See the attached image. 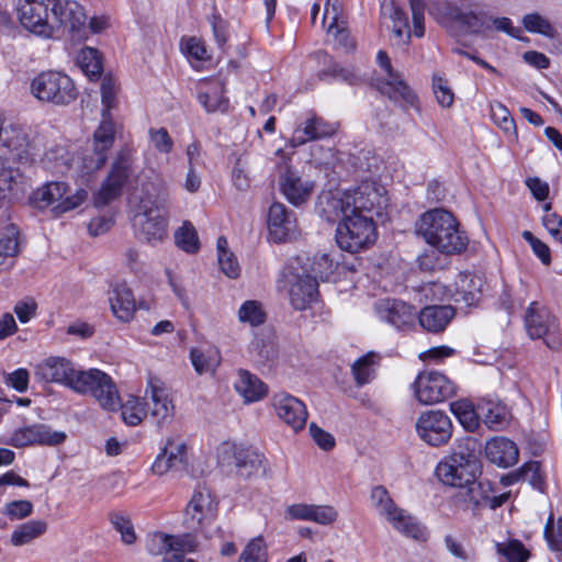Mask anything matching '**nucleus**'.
<instances>
[{
	"label": "nucleus",
	"instance_id": "1",
	"mask_svg": "<svg viewBox=\"0 0 562 562\" xmlns=\"http://www.w3.org/2000/svg\"><path fill=\"white\" fill-rule=\"evenodd\" d=\"M383 191L382 187L363 182L353 190L324 192L318 198L319 213L328 222H336L346 212L353 215L375 212L380 215L387 205Z\"/></svg>",
	"mask_w": 562,
	"mask_h": 562
},
{
	"label": "nucleus",
	"instance_id": "2",
	"mask_svg": "<svg viewBox=\"0 0 562 562\" xmlns=\"http://www.w3.org/2000/svg\"><path fill=\"white\" fill-rule=\"evenodd\" d=\"M416 233L440 254L458 255L464 251L469 238L453 214L443 209L423 213L415 225Z\"/></svg>",
	"mask_w": 562,
	"mask_h": 562
},
{
	"label": "nucleus",
	"instance_id": "3",
	"mask_svg": "<svg viewBox=\"0 0 562 562\" xmlns=\"http://www.w3.org/2000/svg\"><path fill=\"white\" fill-rule=\"evenodd\" d=\"M116 90L114 79L105 76L101 83L102 120L94 131L91 151L81 157V168L87 173L93 172L105 165L108 151L113 146L115 131L110 110L115 106Z\"/></svg>",
	"mask_w": 562,
	"mask_h": 562
},
{
	"label": "nucleus",
	"instance_id": "4",
	"mask_svg": "<svg viewBox=\"0 0 562 562\" xmlns=\"http://www.w3.org/2000/svg\"><path fill=\"white\" fill-rule=\"evenodd\" d=\"M480 473L476 443L469 437L460 441L452 453L439 462L436 469V474L443 484L459 488L473 481Z\"/></svg>",
	"mask_w": 562,
	"mask_h": 562
},
{
	"label": "nucleus",
	"instance_id": "5",
	"mask_svg": "<svg viewBox=\"0 0 562 562\" xmlns=\"http://www.w3.org/2000/svg\"><path fill=\"white\" fill-rule=\"evenodd\" d=\"M168 194L161 189L153 200L150 195L140 199L134 217V228L139 239L155 243L167 234Z\"/></svg>",
	"mask_w": 562,
	"mask_h": 562
},
{
	"label": "nucleus",
	"instance_id": "6",
	"mask_svg": "<svg viewBox=\"0 0 562 562\" xmlns=\"http://www.w3.org/2000/svg\"><path fill=\"white\" fill-rule=\"evenodd\" d=\"M336 222V241L340 249L356 254L369 248L376 240V227L366 214L345 213Z\"/></svg>",
	"mask_w": 562,
	"mask_h": 562
},
{
	"label": "nucleus",
	"instance_id": "7",
	"mask_svg": "<svg viewBox=\"0 0 562 562\" xmlns=\"http://www.w3.org/2000/svg\"><path fill=\"white\" fill-rule=\"evenodd\" d=\"M75 393L91 395L105 411L122 407V401L113 379L99 369L81 370L76 379Z\"/></svg>",
	"mask_w": 562,
	"mask_h": 562
},
{
	"label": "nucleus",
	"instance_id": "8",
	"mask_svg": "<svg viewBox=\"0 0 562 562\" xmlns=\"http://www.w3.org/2000/svg\"><path fill=\"white\" fill-rule=\"evenodd\" d=\"M31 92L37 100L55 105H68L78 95L72 79L55 70L38 74L31 82Z\"/></svg>",
	"mask_w": 562,
	"mask_h": 562
},
{
	"label": "nucleus",
	"instance_id": "9",
	"mask_svg": "<svg viewBox=\"0 0 562 562\" xmlns=\"http://www.w3.org/2000/svg\"><path fill=\"white\" fill-rule=\"evenodd\" d=\"M370 501L378 514L384 517L394 529L415 539L422 536L423 529L419 524L395 504L383 485H376L371 490Z\"/></svg>",
	"mask_w": 562,
	"mask_h": 562
},
{
	"label": "nucleus",
	"instance_id": "10",
	"mask_svg": "<svg viewBox=\"0 0 562 562\" xmlns=\"http://www.w3.org/2000/svg\"><path fill=\"white\" fill-rule=\"evenodd\" d=\"M524 324L531 339H543L547 347L552 350L561 347L558 321L544 305L531 302L526 310Z\"/></svg>",
	"mask_w": 562,
	"mask_h": 562
},
{
	"label": "nucleus",
	"instance_id": "11",
	"mask_svg": "<svg viewBox=\"0 0 562 562\" xmlns=\"http://www.w3.org/2000/svg\"><path fill=\"white\" fill-rule=\"evenodd\" d=\"M53 5H56L55 0H24L19 9L21 24L37 36L52 37L54 24L58 23Z\"/></svg>",
	"mask_w": 562,
	"mask_h": 562
},
{
	"label": "nucleus",
	"instance_id": "12",
	"mask_svg": "<svg viewBox=\"0 0 562 562\" xmlns=\"http://www.w3.org/2000/svg\"><path fill=\"white\" fill-rule=\"evenodd\" d=\"M35 156L34 146L23 128L13 125L4 127L0 138V161L30 167Z\"/></svg>",
	"mask_w": 562,
	"mask_h": 562
},
{
	"label": "nucleus",
	"instance_id": "13",
	"mask_svg": "<svg viewBox=\"0 0 562 562\" xmlns=\"http://www.w3.org/2000/svg\"><path fill=\"white\" fill-rule=\"evenodd\" d=\"M282 276L289 288L290 303L295 310L304 311L317 301L318 282L305 269L289 266Z\"/></svg>",
	"mask_w": 562,
	"mask_h": 562
},
{
	"label": "nucleus",
	"instance_id": "14",
	"mask_svg": "<svg viewBox=\"0 0 562 562\" xmlns=\"http://www.w3.org/2000/svg\"><path fill=\"white\" fill-rule=\"evenodd\" d=\"M132 173L133 156L132 153L125 148L117 153L108 177L94 198L95 205H105L119 198Z\"/></svg>",
	"mask_w": 562,
	"mask_h": 562
},
{
	"label": "nucleus",
	"instance_id": "15",
	"mask_svg": "<svg viewBox=\"0 0 562 562\" xmlns=\"http://www.w3.org/2000/svg\"><path fill=\"white\" fill-rule=\"evenodd\" d=\"M413 389L417 401L423 405L438 404L456 394L454 383L437 371L420 372Z\"/></svg>",
	"mask_w": 562,
	"mask_h": 562
},
{
	"label": "nucleus",
	"instance_id": "16",
	"mask_svg": "<svg viewBox=\"0 0 562 562\" xmlns=\"http://www.w3.org/2000/svg\"><path fill=\"white\" fill-rule=\"evenodd\" d=\"M88 196L83 189H77L75 193H69V188L65 182L53 181L44 184L34 193L36 202L42 206L55 204L54 211L61 214L78 207Z\"/></svg>",
	"mask_w": 562,
	"mask_h": 562
},
{
	"label": "nucleus",
	"instance_id": "17",
	"mask_svg": "<svg viewBox=\"0 0 562 562\" xmlns=\"http://www.w3.org/2000/svg\"><path fill=\"white\" fill-rule=\"evenodd\" d=\"M446 15L465 34L487 37L491 31V15L476 5L448 4Z\"/></svg>",
	"mask_w": 562,
	"mask_h": 562
},
{
	"label": "nucleus",
	"instance_id": "18",
	"mask_svg": "<svg viewBox=\"0 0 562 562\" xmlns=\"http://www.w3.org/2000/svg\"><path fill=\"white\" fill-rule=\"evenodd\" d=\"M217 514V503L210 490L198 487L186 507L184 524L192 531H203Z\"/></svg>",
	"mask_w": 562,
	"mask_h": 562
},
{
	"label": "nucleus",
	"instance_id": "19",
	"mask_svg": "<svg viewBox=\"0 0 562 562\" xmlns=\"http://www.w3.org/2000/svg\"><path fill=\"white\" fill-rule=\"evenodd\" d=\"M418 437L429 446L439 447L449 441L452 436V423L441 411H426L420 414L415 424Z\"/></svg>",
	"mask_w": 562,
	"mask_h": 562
},
{
	"label": "nucleus",
	"instance_id": "20",
	"mask_svg": "<svg viewBox=\"0 0 562 562\" xmlns=\"http://www.w3.org/2000/svg\"><path fill=\"white\" fill-rule=\"evenodd\" d=\"M146 405L158 426L172 422L175 405L167 384L158 376L149 375L145 391Z\"/></svg>",
	"mask_w": 562,
	"mask_h": 562
},
{
	"label": "nucleus",
	"instance_id": "21",
	"mask_svg": "<svg viewBox=\"0 0 562 562\" xmlns=\"http://www.w3.org/2000/svg\"><path fill=\"white\" fill-rule=\"evenodd\" d=\"M81 370L67 358L48 357L35 367L34 375L45 383H56L75 391L76 379Z\"/></svg>",
	"mask_w": 562,
	"mask_h": 562
},
{
	"label": "nucleus",
	"instance_id": "22",
	"mask_svg": "<svg viewBox=\"0 0 562 562\" xmlns=\"http://www.w3.org/2000/svg\"><path fill=\"white\" fill-rule=\"evenodd\" d=\"M376 60L387 74L386 81L380 87L381 92L396 102H402L404 106L415 108L417 103L416 94L405 83L402 76L393 70L387 54L384 50H379Z\"/></svg>",
	"mask_w": 562,
	"mask_h": 562
},
{
	"label": "nucleus",
	"instance_id": "23",
	"mask_svg": "<svg viewBox=\"0 0 562 562\" xmlns=\"http://www.w3.org/2000/svg\"><path fill=\"white\" fill-rule=\"evenodd\" d=\"M374 311L380 319L397 329L414 325L417 312L414 306L397 299H381L374 303Z\"/></svg>",
	"mask_w": 562,
	"mask_h": 562
},
{
	"label": "nucleus",
	"instance_id": "24",
	"mask_svg": "<svg viewBox=\"0 0 562 562\" xmlns=\"http://www.w3.org/2000/svg\"><path fill=\"white\" fill-rule=\"evenodd\" d=\"M337 131L338 124L311 114L295 127L290 144L292 147H297L308 142L331 137Z\"/></svg>",
	"mask_w": 562,
	"mask_h": 562
},
{
	"label": "nucleus",
	"instance_id": "25",
	"mask_svg": "<svg viewBox=\"0 0 562 562\" xmlns=\"http://www.w3.org/2000/svg\"><path fill=\"white\" fill-rule=\"evenodd\" d=\"M279 186L285 199L295 206L305 203L314 189L312 181L302 179V177L288 165L280 167Z\"/></svg>",
	"mask_w": 562,
	"mask_h": 562
},
{
	"label": "nucleus",
	"instance_id": "26",
	"mask_svg": "<svg viewBox=\"0 0 562 562\" xmlns=\"http://www.w3.org/2000/svg\"><path fill=\"white\" fill-rule=\"evenodd\" d=\"M272 405L280 419L292 427L294 431L304 428L307 419L305 404L289 393H277L272 397Z\"/></svg>",
	"mask_w": 562,
	"mask_h": 562
},
{
	"label": "nucleus",
	"instance_id": "27",
	"mask_svg": "<svg viewBox=\"0 0 562 562\" xmlns=\"http://www.w3.org/2000/svg\"><path fill=\"white\" fill-rule=\"evenodd\" d=\"M268 227L274 241L281 243L292 239L297 234L296 217L288 211L284 204L274 202L269 207Z\"/></svg>",
	"mask_w": 562,
	"mask_h": 562
},
{
	"label": "nucleus",
	"instance_id": "28",
	"mask_svg": "<svg viewBox=\"0 0 562 562\" xmlns=\"http://www.w3.org/2000/svg\"><path fill=\"white\" fill-rule=\"evenodd\" d=\"M65 434L50 432L45 425H32L15 429L4 443L15 448L32 445H58L64 441Z\"/></svg>",
	"mask_w": 562,
	"mask_h": 562
},
{
	"label": "nucleus",
	"instance_id": "29",
	"mask_svg": "<svg viewBox=\"0 0 562 562\" xmlns=\"http://www.w3.org/2000/svg\"><path fill=\"white\" fill-rule=\"evenodd\" d=\"M187 462V446L167 438L161 452L156 457L151 470L155 474L164 475L170 470H182Z\"/></svg>",
	"mask_w": 562,
	"mask_h": 562
},
{
	"label": "nucleus",
	"instance_id": "30",
	"mask_svg": "<svg viewBox=\"0 0 562 562\" xmlns=\"http://www.w3.org/2000/svg\"><path fill=\"white\" fill-rule=\"evenodd\" d=\"M56 5L52 7L53 14L58 20L57 24H54V33L61 26H69L72 33L80 32L86 25L87 15L82 5L74 0H55Z\"/></svg>",
	"mask_w": 562,
	"mask_h": 562
},
{
	"label": "nucleus",
	"instance_id": "31",
	"mask_svg": "<svg viewBox=\"0 0 562 562\" xmlns=\"http://www.w3.org/2000/svg\"><path fill=\"white\" fill-rule=\"evenodd\" d=\"M486 458L499 468H509L517 463L519 450L517 445L505 437H494L485 445Z\"/></svg>",
	"mask_w": 562,
	"mask_h": 562
},
{
	"label": "nucleus",
	"instance_id": "32",
	"mask_svg": "<svg viewBox=\"0 0 562 562\" xmlns=\"http://www.w3.org/2000/svg\"><path fill=\"white\" fill-rule=\"evenodd\" d=\"M14 162L0 161V200L13 199L24 191L25 177Z\"/></svg>",
	"mask_w": 562,
	"mask_h": 562
},
{
	"label": "nucleus",
	"instance_id": "33",
	"mask_svg": "<svg viewBox=\"0 0 562 562\" xmlns=\"http://www.w3.org/2000/svg\"><path fill=\"white\" fill-rule=\"evenodd\" d=\"M454 316L450 305H431L424 307L418 314L420 326L430 333L442 331Z\"/></svg>",
	"mask_w": 562,
	"mask_h": 562
},
{
	"label": "nucleus",
	"instance_id": "34",
	"mask_svg": "<svg viewBox=\"0 0 562 562\" xmlns=\"http://www.w3.org/2000/svg\"><path fill=\"white\" fill-rule=\"evenodd\" d=\"M110 306L114 316L122 322H130L135 313V299L126 284H116L110 296Z\"/></svg>",
	"mask_w": 562,
	"mask_h": 562
},
{
	"label": "nucleus",
	"instance_id": "35",
	"mask_svg": "<svg viewBox=\"0 0 562 562\" xmlns=\"http://www.w3.org/2000/svg\"><path fill=\"white\" fill-rule=\"evenodd\" d=\"M235 390L246 403L258 402L268 394V386L257 375L243 369L238 371Z\"/></svg>",
	"mask_w": 562,
	"mask_h": 562
},
{
	"label": "nucleus",
	"instance_id": "36",
	"mask_svg": "<svg viewBox=\"0 0 562 562\" xmlns=\"http://www.w3.org/2000/svg\"><path fill=\"white\" fill-rule=\"evenodd\" d=\"M491 492L492 488L490 482L476 481L475 477L473 481L464 484L463 487H460L456 498L472 505V508L474 509L482 505H487Z\"/></svg>",
	"mask_w": 562,
	"mask_h": 562
},
{
	"label": "nucleus",
	"instance_id": "37",
	"mask_svg": "<svg viewBox=\"0 0 562 562\" xmlns=\"http://www.w3.org/2000/svg\"><path fill=\"white\" fill-rule=\"evenodd\" d=\"M198 100L209 113H224L229 106L228 99L224 97V85L220 80L213 81L204 91H200Z\"/></svg>",
	"mask_w": 562,
	"mask_h": 562
},
{
	"label": "nucleus",
	"instance_id": "38",
	"mask_svg": "<svg viewBox=\"0 0 562 562\" xmlns=\"http://www.w3.org/2000/svg\"><path fill=\"white\" fill-rule=\"evenodd\" d=\"M483 423L492 430H499L506 424L507 409L502 403L483 398L477 404Z\"/></svg>",
	"mask_w": 562,
	"mask_h": 562
},
{
	"label": "nucleus",
	"instance_id": "39",
	"mask_svg": "<svg viewBox=\"0 0 562 562\" xmlns=\"http://www.w3.org/2000/svg\"><path fill=\"white\" fill-rule=\"evenodd\" d=\"M482 280L470 274L460 276L454 293L456 303H464L467 306L475 305L481 297Z\"/></svg>",
	"mask_w": 562,
	"mask_h": 562
},
{
	"label": "nucleus",
	"instance_id": "40",
	"mask_svg": "<svg viewBox=\"0 0 562 562\" xmlns=\"http://www.w3.org/2000/svg\"><path fill=\"white\" fill-rule=\"evenodd\" d=\"M233 458L236 473L245 479L257 473L262 464V456L250 449L234 448Z\"/></svg>",
	"mask_w": 562,
	"mask_h": 562
},
{
	"label": "nucleus",
	"instance_id": "41",
	"mask_svg": "<svg viewBox=\"0 0 562 562\" xmlns=\"http://www.w3.org/2000/svg\"><path fill=\"white\" fill-rule=\"evenodd\" d=\"M452 414L468 431H474L480 426L481 415L473 404L467 400H459L450 404Z\"/></svg>",
	"mask_w": 562,
	"mask_h": 562
},
{
	"label": "nucleus",
	"instance_id": "42",
	"mask_svg": "<svg viewBox=\"0 0 562 562\" xmlns=\"http://www.w3.org/2000/svg\"><path fill=\"white\" fill-rule=\"evenodd\" d=\"M47 524L44 520H30L20 525L11 535V543L15 547L24 546L44 535Z\"/></svg>",
	"mask_w": 562,
	"mask_h": 562
},
{
	"label": "nucleus",
	"instance_id": "43",
	"mask_svg": "<svg viewBox=\"0 0 562 562\" xmlns=\"http://www.w3.org/2000/svg\"><path fill=\"white\" fill-rule=\"evenodd\" d=\"M496 553L503 557L507 562H527L530 552L518 539L507 538L504 541H495Z\"/></svg>",
	"mask_w": 562,
	"mask_h": 562
},
{
	"label": "nucleus",
	"instance_id": "44",
	"mask_svg": "<svg viewBox=\"0 0 562 562\" xmlns=\"http://www.w3.org/2000/svg\"><path fill=\"white\" fill-rule=\"evenodd\" d=\"M78 65L83 74L92 81L98 80L103 71L101 55L98 49L85 47L78 55Z\"/></svg>",
	"mask_w": 562,
	"mask_h": 562
},
{
	"label": "nucleus",
	"instance_id": "45",
	"mask_svg": "<svg viewBox=\"0 0 562 562\" xmlns=\"http://www.w3.org/2000/svg\"><path fill=\"white\" fill-rule=\"evenodd\" d=\"M191 362L199 374L214 373L221 363V356L216 348H207L205 351L192 349Z\"/></svg>",
	"mask_w": 562,
	"mask_h": 562
},
{
	"label": "nucleus",
	"instance_id": "46",
	"mask_svg": "<svg viewBox=\"0 0 562 562\" xmlns=\"http://www.w3.org/2000/svg\"><path fill=\"white\" fill-rule=\"evenodd\" d=\"M521 22L529 33L541 34L548 38H554L558 35L552 23L539 13H528L522 18Z\"/></svg>",
	"mask_w": 562,
	"mask_h": 562
},
{
	"label": "nucleus",
	"instance_id": "47",
	"mask_svg": "<svg viewBox=\"0 0 562 562\" xmlns=\"http://www.w3.org/2000/svg\"><path fill=\"white\" fill-rule=\"evenodd\" d=\"M176 244L182 250L194 254L199 250L198 234L190 222L183 225L175 234Z\"/></svg>",
	"mask_w": 562,
	"mask_h": 562
},
{
	"label": "nucleus",
	"instance_id": "48",
	"mask_svg": "<svg viewBox=\"0 0 562 562\" xmlns=\"http://www.w3.org/2000/svg\"><path fill=\"white\" fill-rule=\"evenodd\" d=\"M238 319L251 326H259L266 321V313L258 301L249 300L241 304L238 311Z\"/></svg>",
	"mask_w": 562,
	"mask_h": 562
},
{
	"label": "nucleus",
	"instance_id": "49",
	"mask_svg": "<svg viewBox=\"0 0 562 562\" xmlns=\"http://www.w3.org/2000/svg\"><path fill=\"white\" fill-rule=\"evenodd\" d=\"M171 541V536L155 532L148 537L146 548L151 555H162V562H166L167 557L172 555Z\"/></svg>",
	"mask_w": 562,
	"mask_h": 562
},
{
	"label": "nucleus",
	"instance_id": "50",
	"mask_svg": "<svg viewBox=\"0 0 562 562\" xmlns=\"http://www.w3.org/2000/svg\"><path fill=\"white\" fill-rule=\"evenodd\" d=\"M512 477L521 479V481L528 482L533 488H542L543 480L541 465L538 461L525 463L521 468L513 472Z\"/></svg>",
	"mask_w": 562,
	"mask_h": 562
},
{
	"label": "nucleus",
	"instance_id": "51",
	"mask_svg": "<svg viewBox=\"0 0 562 562\" xmlns=\"http://www.w3.org/2000/svg\"><path fill=\"white\" fill-rule=\"evenodd\" d=\"M544 539L551 551L562 555V517L554 521L550 515L544 527Z\"/></svg>",
	"mask_w": 562,
	"mask_h": 562
},
{
	"label": "nucleus",
	"instance_id": "52",
	"mask_svg": "<svg viewBox=\"0 0 562 562\" xmlns=\"http://www.w3.org/2000/svg\"><path fill=\"white\" fill-rule=\"evenodd\" d=\"M267 546L262 537L251 539L243 550L239 562H267Z\"/></svg>",
	"mask_w": 562,
	"mask_h": 562
},
{
	"label": "nucleus",
	"instance_id": "53",
	"mask_svg": "<svg viewBox=\"0 0 562 562\" xmlns=\"http://www.w3.org/2000/svg\"><path fill=\"white\" fill-rule=\"evenodd\" d=\"M172 555L167 557L166 562H179L186 552H193L198 547L195 538L190 535L171 536Z\"/></svg>",
	"mask_w": 562,
	"mask_h": 562
},
{
	"label": "nucleus",
	"instance_id": "54",
	"mask_svg": "<svg viewBox=\"0 0 562 562\" xmlns=\"http://www.w3.org/2000/svg\"><path fill=\"white\" fill-rule=\"evenodd\" d=\"M372 357L371 353L366 355L352 364V374L359 386L369 383L374 375Z\"/></svg>",
	"mask_w": 562,
	"mask_h": 562
},
{
	"label": "nucleus",
	"instance_id": "55",
	"mask_svg": "<svg viewBox=\"0 0 562 562\" xmlns=\"http://www.w3.org/2000/svg\"><path fill=\"white\" fill-rule=\"evenodd\" d=\"M109 519L113 528L121 533V539L124 543L132 544L135 542L136 533L130 518L121 513H112Z\"/></svg>",
	"mask_w": 562,
	"mask_h": 562
},
{
	"label": "nucleus",
	"instance_id": "56",
	"mask_svg": "<svg viewBox=\"0 0 562 562\" xmlns=\"http://www.w3.org/2000/svg\"><path fill=\"white\" fill-rule=\"evenodd\" d=\"M335 270V262L329 257L328 254H317L315 255L313 262L311 265V272L313 274L312 278H315L319 280H326L329 278L330 274H333Z\"/></svg>",
	"mask_w": 562,
	"mask_h": 562
},
{
	"label": "nucleus",
	"instance_id": "57",
	"mask_svg": "<svg viewBox=\"0 0 562 562\" xmlns=\"http://www.w3.org/2000/svg\"><path fill=\"white\" fill-rule=\"evenodd\" d=\"M311 159L321 167L333 168L338 161L337 153L330 147L314 145L311 147Z\"/></svg>",
	"mask_w": 562,
	"mask_h": 562
},
{
	"label": "nucleus",
	"instance_id": "58",
	"mask_svg": "<svg viewBox=\"0 0 562 562\" xmlns=\"http://www.w3.org/2000/svg\"><path fill=\"white\" fill-rule=\"evenodd\" d=\"M33 513V504L26 499L12 501L4 507L3 514L11 520H20Z\"/></svg>",
	"mask_w": 562,
	"mask_h": 562
},
{
	"label": "nucleus",
	"instance_id": "59",
	"mask_svg": "<svg viewBox=\"0 0 562 562\" xmlns=\"http://www.w3.org/2000/svg\"><path fill=\"white\" fill-rule=\"evenodd\" d=\"M149 138L153 146L162 154H168L172 150L173 142L168 131L165 127L150 128Z\"/></svg>",
	"mask_w": 562,
	"mask_h": 562
},
{
	"label": "nucleus",
	"instance_id": "60",
	"mask_svg": "<svg viewBox=\"0 0 562 562\" xmlns=\"http://www.w3.org/2000/svg\"><path fill=\"white\" fill-rule=\"evenodd\" d=\"M492 117L494 122L505 132L515 130L514 119L510 116L509 111L501 102H495L491 105Z\"/></svg>",
	"mask_w": 562,
	"mask_h": 562
},
{
	"label": "nucleus",
	"instance_id": "61",
	"mask_svg": "<svg viewBox=\"0 0 562 562\" xmlns=\"http://www.w3.org/2000/svg\"><path fill=\"white\" fill-rule=\"evenodd\" d=\"M432 87L438 103L443 108H450L453 104L454 94L447 81L441 77L435 76Z\"/></svg>",
	"mask_w": 562,
	"mask_h": 562
},
{
	"label": "nucleus",
	"instance_id": "62",
	"mask_svg": "<svg viewBox=\"0 0 562 562\" xmlns=\"http://www.w3.org/2000/svg\"><path fill=\"white\" fill-rule=\"evenodd\" d=\"M338 518V512L329 505H312L311 521L319 525H331Z\"/></svg>",
	"mask_w": 562,
	"mask_h": 562
},
{
	"label": "nucleus",
	"instance_id": "63",
	"mask_svg": "<svg viewBox=\"0 0 562 562\" xmlns=\"http://www.w3.org/2000/svg\"><path fill=\"white\" fill-rule=\"evenodd\" d=\"M438 252L437 249H432L422 254L417 259L419 269L423 271H435L445 268V258H441Z\"/></svg>",
	"mask_w": 562,
	"mask_h": 562
},
{
	"label": "nucleus",
	"instance_id": "64",
	"mask_svg": "<svg viewBox=\"0 0 562 562\" xmlns=\"http://www.w3.org/2000/svg\"><path fill=\"white\" fill-rule=\"evenodd\" d=\"M522 238L529 243L535 255L541 260L543 265H550L551 255L548 245L541 241L539 238L535 237L531 232L525 231L522 232Z\"/></svg>",
	"mask_w": 562,
	"mask_h": 562
}]
</instances>
